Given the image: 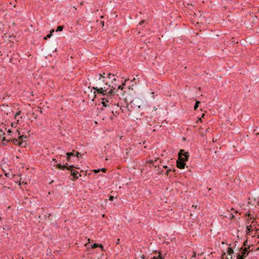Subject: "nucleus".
<instances>
[{"mask_svg": "<svg viewBox=\"0 0 259 259\" xmlns=\"http://www.w3.org/2000/svg\"><path fill=\"white\" fill-rule=\"evenodd\" d=\"M12 132L9 130L8 133H11ZM9 137L10 138V141H12L15 145L21 146L23 143L22 139H25L26 137L23 135H20V133L18 130L15 132H13L12 134H8Z\"/></svg>", "mask_w": 259, "mask_h": 259, "instance_id": "1", "label": "nucleus"}, {"mask_svg": "<svg viewBox=\"0 0 259 259\" xmlns=\"http://www.w3.org/2000/svg\"><path fill=\"white\" fill-rule=\"evenodd\" d=\"M178 159L177 161V166L181 169L184 168L185 165V161L187 160L189 153L184 150H180L178 154Z\"/></svg>", "mask_w": 259, "mask_h": 259, "instance_id": "2", "label": "nucleus"}, {"mask_svg": "<svg viewBox=\"0 0 259 259\" xmlns=\"http://www.w3.org/2000/svg\"><path fill=\"white\" fill-rule=\"evenodd\" d=\"M97 76L99 77V80L103 79V81L104 79L110 81H116V80L115 75L111 73L106 74L105 73H103L102 74H97Z\"/></svg>", "mask_w": 259, "mask_h": 259, "instance_id": "3", "label": "nucleus"}, {"mask_svg": "<svg viewBox=\"0 0 259 259\" xmlns=\"http://www.w3.org/2000/svg\"><path fill=\"white\" fill-rule=\"evenodd\" d=\"M10 138L9 135H5V133L0 129V144L6 145L8 142L10 141Z\"/></svg>", "mask_w": 259, "mask_h": 259, "instance_id": "4", "label": "nucleus"}, {"mask_svg": "<svg viewBox=\"0 0 259 259\" xmlns=\"http://www.w3.org/2000/svg\"><path fill=\"white\" fill-rule=\"evenodd\" d=\"M94 89L103 95H106L107 94H111L113 92L112 89L109 90V89H106L105 87H104L103 88H100L99 89H98L97 88H94Z\"/></svg>", "mask_w": 259, "mask_h": 259, "instance_id": "5", "label": "nucleus"}, {"mask_svg": "<svg viewBox=\"0 0 259 259\" xmlns=\"http://www.w3.org/2000/svg\"><path fill=\"white\" fill-rule=\"evenodd\" d=\"M21 111H19L16 113L15 116L14 120L15 121L13 122H12L11 125L12 126L16 127L17 124L20 121V119H22V116L20 115Z\"/></svg>", "mask_w": 259, "mask_h": 259, "instance_id": "6", "label": "nucleus"}, {"mask_svg": "<svg viewBox=\"0 0 259 259\" xmlns=\"http://www.w3.org/2000/svg\"><path fill=\"white\" fill-rule=\"evenodd\" d=\"M111 102L112 101L111 98L109 97L106 98H104L102 99V104L103 106L105 107L110 106V105L112 104Z\"/></svg>", "mask_w": 259, "mask_h": 259, "instance_id": "7", "label": "nucleus"}, {"mask_svg": "<svg viewBox=\"0 0 259 259\" xmlns=\"http://www.w3.org/2000/svg\"><path fill=\"white\" fill-rule=\"evenodd\" d=\"M240 250L242 251V254L241 255L244 257H245L248 255L249 252L252 251L253 249H252L250 250H248L247 249H244L242 247L240 248Z\"/></svg>", "mask_w": 259, "mask_h": 259, "instance_id": "8", "label": "nucleus"}, {"mask_svg": "<svg viewBox=\"0 0 259 259\" xmlns=\"http://www.w3.org/2000/svg\"><path fill=\"white\" fill-rule=\"evenodd\" d=\"M53 166L55 167L56 168L59 169H64L66 167V166L65 165H62L61 164H53Z\"/></svg>", "mask_w": 259, "mask_h": 259, "instance_id": "9", "label": "nucleus"}, {"mask_svg": "<svg viewBox=\"0 0 259 259\" xmlns=\"http://www.w3.org/2000/svg\"><path fill=\"white\" fill-rule=\"evenodd\" d=\"M78 172L75 170H71V176H72L75 178H78V177L77 176Z\"/></svg>", "mask_w": 259, "mask_h": 259, "instance_id": "10", "label": "nucleus"}, {"mask_svg": "<svg viewBox=\"0 0 259 259\" xmlns=\"http://www.w3.org/2000/svg\"><path fill=\"white\" fill-rule=\"evenodd\" d=\"M252 227L251 226H247L246 227V232L247 234L250 235V233L252 232V231H253V229H251V228Z\"/></svg>", "mask_w": 259, "mask_h": 259, "instance_id": "11", "label": "nucleus"}, {"mask_svg": "<svg viewBox=\"0 0 259 259\" xmlns=\"http://www.w3.org/2000/svg\"><path fill=\"white\" fill-rule=\"evenodd\" d=\"M227 252L229 255H232L234 253V250L231 247H228L227 249Z\"/></svg>", "mask_w": 259, "mask_h": 259, "instance_id": "12", "label": "nucleus"}, {"mask_svg": "<svg viewBox=\"0 0 259 259\" xmlns=\"http://www.w3.org/2000/svg\"><path fill=\"white\" fill-rule=\"evenodd\" d=\"M54 29L51 30V31H50V33L48 34L46 36H45L44 39H47L48 38H50L52 36V33L54 32Z\"/></svg>", "mask_w": 259, "mask_h": 259, "instance_id": "13", "label": "nucleus"}, {"mask_svg": "<svg viewBox=\"0 0 259 259\" xmlns=\"http://www.w3.org/2000/svg\"><path fill=\"white\" fill-rule=\"evenodd\" d=\"M205 116L204 113H202L201 117H199V115L197 116L198 120L196 122L197 123H198L199 121L202 122V118L203 117Z\"/></svg>", "mask_w": 259, "mask_h": 259, "instance_id": "14", "label": "nucleus"}, {"mask_svg": "<svg viewBox=\"0 0 259 259\" xmlns=\"http://www.w3.org/2000/svg\"><path fill=\"white\" fill-rule=\"evenodd\" d=\"M66 155L68 156L67 160L68 161L69 160V159H70V158H69L70 156H74V155H75L73 152H67L66 153Z\"/></svg>", "mask_w": 259, "mask_h": 259, "instance_id": "15", "label": "nucleus"}, {"mask_svg": "<svg viewBox=\"0 0 259 259\" xmlns=\"http://www.w3.org/2000/svg\"><path fill=\"white\" fill-rule=\"evenodd\" d=\"M63 28H64V26H58L57 27V30H56V31H62V30H63Z\"/></svg>", "mask_w": 259, "mask_h": 259, "instance_id": "16", "label": "nucleus"}, {"mask_svg": "<svg viewBox=\"0 0 259 259\" xmlns=\"http://www.w3.org/2000/svg\"><path fill=\"white\" fill-rule=\"evenodd\" d=\"M100 170H102L103 171V172H105V168H102L101 169H94V171L95 173H98L99 172Z\"/></svg>", "mask_w": 259, "mask_h": 259, "instance_id": "17", "label": "nucleus"}, {"mask_svg": "<svg viewBox=\"0 0 259 259\" xmlns=\"http://www.w3.org/2000/svg\"><path fill=\"white\" fill-rule=\"evenodd\" d=\"M225 258H228L227 257L226 253L225 252H224L222 254L221 259H225Z\"/></svg>", "mask_w": 259, "mask_h": 259, "instance_id": "18", "label": "nucleus"}, {"mask_svg": "<svg viewBox=\"0 0 259 259\" xmlns=\"http://www.w3.org/2000/svg\"><path fill=\"white\" fill-rule=\"evenodd\" d=\"M200 103V102L199 101H196L195 102V111L197 110V109L199 106V104Z\"/></svg>", "mask_w": 259, "mask_h": 259, "instance_id": "19", "label": "nucleus"}, {"mask_svg": "<svg viewBox=\"0 0 259 259\" xmlns=\"http://www.w3.org/2000/svg\"><path fill=\"white\" fill-rule=\"evenodd\" d=\"M245 257L241 255L240 253L237 254V259H244Z\"/></svg>", "mask_w": 259, "mask_h": 259, "instance_id": "20", "label": "nucleus"}, {"mask_svg": "<svg viewBox=\"0 0 259 259\" xmlns=\"http://www.w3.org/2000/svg\"><path fill=\"white\" fill-rule=\"evenodd\" d=\"M124 85H125V83H122V84L121 85L118 86V89L122 90L123 89Z\"/></svg>", "mask_w": 259, "mask_h": 259, "instance_id": "21", "label": "nucleus"}, {"mask_svg": "<svg viewBox=\"0 0 259 259\" xmlns=\"http://www.w3.org/2000/svg\"><path fill=\"white\" fill-rule=\"evenodd\" d=\"M99 244L98 243H94L92 245V248H95L97 247L98 246Z\"/></svg>", "mask_w": 259, "mask_h": 259, "instance_id": "22", "label": "nucleus"}, {"mask_svg": "<svg viewBox=\"0 0 259 259\" xmlns=\"http://www.w3.org/2000/svg\"><path fill=\"white\" fill-rule=\"evenodd\" d=\"M81 153L78 152H76V155H75V156L76 157H77L78 158L80 157L81 156Z\"/></svg>", "mask_w": 259, "mask_h": 259, "instance_id": "23", "label": "nucleus"}, {"mask_svg": "<svg viewBox=\"0 0 259 259\" xmlns=\"http://www.w3.org/2000/svg\"><path fill=\"white\" fill-rule=\"evenodd\" d=\"M248 241L247 240H246L243 243V246H248L249 245H248Z\"/></svg>", "mask_w": 259, "mask_h": 259, "instance_id": "24", "label": "nucleus"}, {"mask_svg": "<svg viewBox=\"0 0 259 259\" xmlns=\"http://www.w3.org/2000/svg\"><path fill=\"white\" fill-rule=\"evenodd\" d=\"M73 167H74V166L73 165H69L68 167H67L66 166L65 168H66L67 169H71V168Z\"/></svg>", "mask_w": 259, "mask_h": 259, "instance_id": "25", "label": "nucleus"}, {"mask_svg": "<svg viewBox=\"0 0 259 259\" xmlns=\"http://www.w3.org/2000/svg\"><path fill=\"white\" fill-rule=\"evenodd\" d=\"M73 167H74V166L73 165H69L68 167H67L66 166L65 168H66L67 169H71V168Z\"/></svg>", "mask_w": 259, "mask_h": 259, "instance_id": "26", "label": "nucleus"}, {"mask_svg": "<svg viewBox=\"0 0 259 259\" xmlns=\"http://www.w3.org/2000/svg\"><path fill=\"white\" fill-rule=\"evenodd\" d=\"M253 245H248L247 247H245V248H244V249H247L248 250H250V248L251 247V246H252Z\"/></svg>", "mask_w": 259, "mask_h": 259, "instance_id": "27", "label": "nucleus"}, {"mask_svg": "<svg viewBox=\"0 0 259 259\" xmlns=\"http://www.w3.org/2000/svg\"><path fill=\"white\" fill-rule=\"evenodd\" d=\"M98 247H99L101 248L102 249V250H104V249H103V245H102V244H99V245H98Z\"/></svg>", "mask_w": 259, "mask_h": 259, "instance_id": "28", "label": "nucleus"}, {"mask_svg": "<svg viewBox=\"0 0 259 259\" xmlns=\"http://www.w3.org/2000/svg\"><path fill=\"white\" fill-rule=\"evenodd\" d=\"M113 198H114V197H113V196H110L109 197V200H110V201H112V200H113Z\"/></svg>", "mask_w": 259, "mask_h": 259, "instance_id": "29", "label": "nucleus"}, {"mask_svg": "<svg viewBox=\"0 0 259 259\" xmlns=\"http://www.w3.org/2000/svg\"><path fill=\"white\" fill-rule=\"evenodd\" d=\"M144 23V20H142L139 22L140 25H142Z\"/></svg>", "mask_w": 259, "mask_h": 259, "instance_id": "30", "label": "nucleus"}, {"mask_svg": "<svg viewBox=\"0 0 259 259\" xmlns=\"http://www.w3.org/2000/svg\"><path fill=\"white\" fill-rule=\"evenodd\" d=\"M105 87H106V89H109V90H110V89H109V88H108V85H107V83H106V84H105Z\"/></svg>", "mask_w": 259, "mask_h": 259, "instance_id": "31", "label": "nucleus"}, {"mask_svg": "<svg viewBox=\"0 0 259 259\" xmlns=\"http://www.w3.org/2000/svg\"><path fill=\"white\" fill-rule=\"evenodd\" d=\"M136 79V78H134L133 79H131L130 81H135Z\"/></svg>", "mask_w": 259, "mask_h": 259, "instance_id": "32", "label": "nucleus"}, {"mask_svg": "<svg viewBox=\"0 0 259 259\" xmlns=\"http://www.w3.org/2000/svg\"><path fill=\"white\" fill-rule=\"evenodd\" d=\"M84 4V1H82L80 3V5H83Z\"/></svg>", "mask_w": 259, "mask_h": 259, "instance_id": "33", "label": "nucleus"}, {"mask_svg": "<svg viewBox=\"0 0 259 259\" xmlns=\"http://www.w3.org/2000/svg\"><path fill=\"white\" fill-rule=\"evenodd\" d=\"M129 80H130V78H125V79H124V81H129Z\"/></svg>", "mask_w": 259, "mask_h": 259, "instance_id": "34", "label": "nucleus"}, {"mask_svg": "<svg viewBox=\"0 0 259 259\" xmlns=\"http://www.w3.org/2000/svg\"><path fill=\"white\" fill-rule=\"evenodd\" d=\"M52 162H57V160H56V159H53V160H52Z\"/></svg>", "mask_w": 259, "mask_h": 259, "instance_id": "35", "label": "nucleus"}, {"mask_svg": "<svg viewBox=\"0 0 259 259\" xmlns=\"http://www.w3.org/2000/svg\"><path fill=\"white\" fill-rule=\"evenodd\" d=\"M170 170V169H169L168 170H167L166 174H167L168 172V171Z\"/></svg>", "mask_w": 259, "mask_h": 259, "instance_id": "36", "label": "nucleus"}, {"mask_svg": "<svg viewBox=\"0 0 259 259\" xmlns=\"http://www.w3.org/2000/svg\"><path fill=\"white\" fill-rule=\"evenodd\" d=\"M119 239H118L117 240V241L116 243H117V244H118V243H119Z\"/></svg>", "mask_w": 259, "mask_h": 259, "instance_id": "37", "label": "nucleus"}, {"mask_svg": "<svg viewBox=\"0 0 259 259\" xmlns=\"http://www.w3.org/2000/svg\"><path fill=\"white\" fill-rule=\"evenodd\" d=\"M198 34H199L198 32L195 33V36H197Z\"/></svg>", "mask_w": 259, "mask_h": 259, "instance_id": "38", "label": "nucleus"}, {"mask_svg": "<svg viewBox=\"0 0 259 259\" xmlns=\"http://www.w3.org/2000/svg\"><path fill=\"white\" fill-rule=\"evenodd\" d=\"M195 30H196L197 29V28H196L197 27V25L196 24H195Z\"/></svg>", "mask_w": 259, "mask_h": 259, "instance_id": "39", "label": "nucleus"}, {"mask_svg": "<svg viewBox=\"0 0 259 259\" xmlns=\"http://www.w3.org/2000/svg\"><path fill=\"white\" fill-rule=\"evenodd\" d=\"M163 167H164V168H167V166H166V165H165V166H164H164H163Z\"/></svg>", "mask_w": 259, "mask_h": 259, "instance_id": "40", "label": "nucleus"}, {"mask_svg": "<svg viewBox=\"0 0 259 259\" xmlns=\"http://www.w3.org/2000/svg\"><path fill=\"white\" fill-rule=\"evenodd\" d=\"M90 239H88V243H89V242H90Z\"/></svg>", "mask_w": 259, "mask_h": 259, "instance_id": "41", "label": "nucleus"}, {"mask_svg": "<svg viewBox=\"0 0 259 259\" xmlns=\"http://www.w3.org/2000/svg\"><path fill=\"white\" fill-rule=\"evenodd\" d=\"M195 209L197 208V205H195Z\"/></svg>", "mask_w": 259, "mask_h": 259, "instance_id": "42", "label": "nucleus"}]
</instances>
